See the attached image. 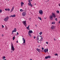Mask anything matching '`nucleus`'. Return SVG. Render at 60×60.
Returning a JSON list of instances; mask_svg holds the SVG:
<instances>
[{"label":"nucleus","instance_id":"obj_39","mask_svg":"<svg viewBox=\"0 0 60 60\" xmlns=\"http://www.w3.org/2000/svg\"><path fill=\"white\" fill-rule=\"evenodd\" d=\"M5 11H8V9H5Z\"/></svg>","mask_w":60,"mask_h":60},{"label":"nucleus","instance_id":"obj_41","mask_svg":"<svg viewBox=\"0 0 60 60\" xmlns=\"http://www.w3.org/2000/svg\"><path fill=\"white\" fill-rule=\"evenodd\" d=\"M42 50H43V49H44V48H43V47H42Z\"/></svg>","mask_w":60,"mask_h":60},{"label":"nucleus","instance_id":"obj_50","mask_svg":"<svg viewBox=\"0 0 60 60\" xmlns=\"http://www.w3.org/2000/svg\"><path fill=\"white\" fill-rule=\"evenodd\" d=\"M59 23H60V21H59Z\"/></svg>","mask_w":60,"mask_h":60},{"label":"nucleus","instance_id":"obj_61","mask_svg":"<svg viewBox=\"0 0 60 60\" xmlns=\"http://www.w3.org/2000/svg\"><path fill=\"white\" fill-rule=\"evenodd\" d=\"M46 2H47V1H46Z\"/></svg>","mask_w":60,"mask_h":60},{"label":"nucleus","instance_id":"obj_13","mask_svg":"<svg viewBox=\"0 0 60 60\" xmlns=\"http://www.w3.org/2000/svg\"><path fill=\"white\" fill-rule=\"evenodd\" d=\"M55 26H52L51 28L52 29H55Z\"/></svg>","mask_w":60,"mask_h":60},{"label":"nucleus","instance_id":"obj_44","mask_svg":"<svg viewBox=\"0 0 60 60\" xmlns=\"http://www.w3.org/2000/svg\"><path fill=\"white\" fill-rule=\"evenodd\" d=\"M36 38V37H35V36H34V39H35Z\"/></svg>","mask_w":60,"mask_h":60},{"label":"nucleus","instance_id":"obj_26","mask_svg":"<svg viewBox=\"0 0 60 60\" xmlns=\"http://www.w3.org/2000/svg\"><path fill=\"white\" fill-rule=\"evenodd\" d=\"M29 35L30 36V37H31V34H30L29 33H28Z\"/></svg>","mask_w":60,"mask_h":60},{"label":"nucleus","instance_id":"obj_48","mask_svg":"<svg viewBox=\"0 0 60 60\" xmlns=\"http://www.w3.org/2000/svg\"><path fill=\"white\" fill-rule=\"evenodd\" d=\"M49 1V0H48V1H47V2H48Z\"/></svg>","mask_w":60,"mask_h":60},{"label":"nucleus","instance_id":"obj_24","mask_svg":"<svg viewBox=\"0 0 60 60\" xmlns=\"http://www.w3.org/2000/svg\"><path fill=\"white\" fill-rule=\"evenodd\" d=\"M56 12L57 13H59V11L58 10H57V11H56Z\"/></svg>","mask_w":60,"mask_h":60},{"label":"nucleus","instance_id":"obj_23","mask_svg":"<svg viewBox=\"0 0 60 60\" xmlns=\"http://www.w3.org/2000/svg\"><path fill=\"white\" fill-rule=\"evenodd\" d=\"M42 32H41L39 33V34L40 35H41L42 34Z\"/></svg>","mask_w":60,"mask_h":60},{"label":"nucleus","instance_id":"obj_4","mask_svg":"<svg viewBox=\"0 0 60 60\" xmlns=\"http://www.w3.org/2000/svg\"><path fill=\"white\" fill-rule=\"evenodd\" d=\"M24 24L23 25L25 26H26V21H23Z\"/></svg>","mask_w":60,"mask_h":60},{"label":"nucleus","instance_id":"obj_42","mask_svg":"<svg viewBox=\"0 0 60 60\" xmlns=\"http://www.w3.org/2000/svg\"><path fill=\"white\" fill-rule=\"evenodd\" d=\"M14 32V30H13L12 32V33H13Z\"/></svg>","mask_w":60,"mask_h":60},{"label":"nucleus","instance_id":"obj_9","mask_svg":"<svg viewBox=\"0 0 60 60\" xmlns=\"http://www.w3.org/2000/svg\"><path fill=\"white\" fill-rule=\"evenodd\" d=\"M44 51L45 53H46V52H48V49H47L46 50V49H44Z\"/></svg>","mask_w":60,"mask_h":60},{"label":"nucleus","instance_id":"obj_16","mask_svg":"<svg viewBox=\"0 0 60 60\" xmlns=\"http://www.w3.org/2000/svg\"><path fill=\"white\" fill-rule=\"evenodd\" d=\"M14 32H16L17 31V29L15 28L14 29Z\"/></svg>","mask_w":60,"mask_h":60},{"label":"nucleus","instance_id":"obj_3","mask_svg":"<svg viewBox=\"0 0 60 60\" xmlns=\"http://www.w3.org/2000/svg\"><path fill=\"white\" fill-rule=\"evenodd\" d=\"M39 13L41 15H42L43 14V11L42 10H40L39 11Z\"/></svg>","mask_w":60,"mask_h":60},{"label":"nucleus","instance_id":"obj_43","mask_svg":"<svg viewBox=\"0 0 60 60\" xmlns=\"http://www.w3.org/2000/svg\"><path fill=\"white\" fill-rule=\"evenodd\" d=\"M31 18H29V20H31Z\"/></svg>","mask_w":60,"mask_h":60},{"label":"nucleus","instance_id":"obj_25","mask_svg":"<svg viewBox=\"0 0 60 60\" xmlns=\"http://www.w3.org/2000/svg\"><path fill=\"white\" fill-rule=\"evenodd\" d=\"M52 24H55V22H53L52 23Z\"/></svg>","mask_w":60,"mask_h":60},{"label":"nucleus","instance_id":"obj_6","mask_svg":"<svg viewBox=\"0 0 60 60\" xmlns=\"http://www.w3.org/2000/svg\"><path fill=\"white\" fill-rule=\"evenodd\" d=\"M49 18L51 20H53V17L52 16V15H51L49 16Z\"/></svg>","mask_w":60,"mask_h":60},{"label":"nucleus","instance_id":"obj_19","mask_svg":"<svg viewBox=\"0 0 60 60\" xmlns=\"http://www.w3.org/2000/svg\"><path fill=\"white\" fill-rule=\"evenodd\" d=\"M20 11L22 12V11H24V10H22L21 9H20Z\"/></svg>","mask_w":60,"mask_h":60},{"label":"nucleus","instance_id":"obj_5","mask_svg":"<svg viewBox=\"0 0 60 60\" xmlns=\"http://www.w3.org/2000/svg\"><path fill=\"white\" fill-rule=\"evenodd\" d=\"M22 15L23 16H25L26 15V13L25 12H23L22 13Z\"/></svg>","mask_w":60,"mask_h":60},{"label":"nucleus","instance_id":"obj_37","mask_svg":"<svg viewBox=\"0 0 60 60\" xmlns=\"http://www.w3.org/2000/svg\"><path fill=\"white\" fill-rule=\"evenodd\" d=\"M46 43L47 44H48V43H49L48 42H46Z\"/></svg>","mask_w":60,"mask_h":60},{"label":"nucleus","instance_id":"obj_1","mask_svg":"<svg viewBox=\"0 0 60 60\" xmlns=\"http://www.w3.org/2000/svg\"><path fill=\"white\" fill-rule=\"evenodd\" d=\"M11 50H13V51H14V50H15V49H14V47H13V45L12 43H11Z\"/></svg>","mask_w":60,"mask_h":60},{"label":"nucleus","instance_id":"obj_20","mask_svg":"<svg viewBox=\"0 0 60 60\" xmlns=\"http://www.w3.org/2000/svg\"><path fill=\"white\" fill-rule=\"evenodd\" d=\"M29 26H30L29 25L28 27H27V29H29Z\"/></svg>","mask_w":60,"mask_h":60},{"label":"nucleus","instance_id":"obj_32","mask_svg":"<svg viewBox=\"0 0 60 60\" xmlns=\"http://www.w3.org/2000/svg\"><path fill=\"white\" fill-rule=\"evenodd\" d=\"M2 10H1L0 9V13H1L2 12Z\"/></svg>","mask_w":60,"mask_h":60},{"label":"nucleus","instance_id":"obj_8","mask_svg":"<svg viewBox=\"0 0 60 60\" xmlns=\"http://www.w3.org/2000/svg\"><path fill=\"white\" fill-rule=\"evenodd\" d=\"M15 17H16V15H11L10 16H9V17H13H13L15 18Z\"/></svg>","mask_w":60,"mask_h":60},{"label":"nucleus","instance_id":"obj_21","mask_svg":"<svg viewBox=\"0 0 60 60\" xmlns=\"http://www.w3.org/2000/svg\"><path fill=\"white\" fill-rule=\"evenodd\" d=\"M47 57H48V58H50L51 57L50 56H48Z\"/></svg>","mask_w":60,"mask_h":60},{"label":"nucleus","instance_id":"obj_31","mask_svg":"<svg viewBox=\"0 0 60 60\" xmlns=\"http://www.w3.org/2000/svg\"><path fill=\"white\" fill-rule=\"evenodd\" d=\"M39 36L40 38H42V37L41 35Z\"/></svg>","mask_w":60,"mask_h":60},{"label":"nucleus","instance_id":"obj_53","mask_svg":"<svg viewBox=\"0 0 60 60\" xmlns=\"http://www.w3.org/2000/svg\"><path fill=\"white\" fill-rule=\"evenodd\" d=\"M30 60H32V59H30Z\"/></svg>","mask_w":60,"mask_h":60},{"label":"nucleus","instance_id":"obj_45","mask_svg":"<svg viewBox=\"0 0 60 60\" xmlns=\"http://www.w3.org/2000/svg\"><path fill=\"white\" fill-rule=\"evenodd\" d=\"M23 6V4H21V7H22Z\"/></svg>","mask_w":60,"mask_h":60},{"label":"nucleus","instance_id":"obj_11","mask_svg":"<svg viewBox=\"0 0 60 60\" xmlns=\"http://www.w3.org/2000/svg\"><path fill=\"white\" fill-rule=\"evenodd\" d=\"M28 4L29 5V6H30H30L31 7H33V5L31 4V3H28Z\"/></svg>","mask_w":60,"mask_h":60},{"label":"nucleus","instance_id":"obj_54","mask_svg":"<svg viewBox=\"0 0 60 60\" xmlns=\"http://www.w3.org/2000/svg\"><path fill=\"white\" fill-rule=\"evenodd\" d=\"M36 4L35 3L34 4V5H36Z\"/></svg>","mask_w":60,"mask_h":60},{"label":"nucleus","instance_id":"obj_36","mask_svg":"<svg viewBox=\"0 0 60 60\" xmlns=\"http://www.w3.org/2000/svg\"><path fill=\"white\" fill-rule=\"evenodd\" d=\"M55 56H57V53H56L55 54Z\"/></svg>","mask_w":60,"mask_h":60},{"label":"nucleus","instance_id":"obj_38","mask_svg":"<svg viewBox=\"0 0 60 60\" xmlns=\"http://www.w3.org/2000/svg\"><path fill=\"white\" fill-rule=\"evenodd\" d=\"M17 35H19V33H18V32H17Z\"/></svg>","mask_w":60,"mask_h":60},{"label":"nucleus","instance_id":"obj_57","mask_svg":"<svg viewBox=\"0 0 60 60\" xmlns=\"http://www.w3.org/2000/svg\"><path fill=\"white\" fill-rule=\"evenodd\" d=\"M40 46V45H39L38 46V47H39Z\"/></svg>","mask_w":60,"mask_h":60},{"label":"nucleus","instance_id":"obj_17","mask_svg":"<svg viewBox=\"0 0 60 60\" xmlns=\"http://www.w3.org/2000/svg\"><path fill=\"white\" fill-rule=\"evenodd\" d=\"M39 36L38 35L37 37V39L38 40H39Z\"/></svg>","mask_w":60,"mask_h":60},{"label":"nucleus","instance_id":"obj_27","mask_svg":"<svg viewBox=\"0 0 60 60\" xmlns=\"http://www.w3.org/2000/svg\"><path fill=\"white\" fill-rule=\"evenodd\" d=\"M3 59H5V56H4L3 57Z\"/></svg>","mask_w":60,"mask_h":60},{"label":"nucleus","instance_id":"obj_14","mask_svg":"<svg viewBox=\"0 0 60 60\" xmlns=\"http://www.w3.org/2000/svg\"><path fill=\"white\" fill-rule=\"evenodd\" d=\"M33 33V31H32V30H30L29 32V33H30V34H32V33Z\"/></svg>","mask_w":60,"mask_h":60},{"label":"nucleus","instance_id":"obj_52","mask_svg":"<svg viewBox=\"0 0 60 60\" xmlns=\"http://www.w3.org/2000/svg\"><path fill=\"white\" fill-rule=\"evenodd\" d=\"M11 53H12V51H11Z\"/></svg>","mask_w":60,"mask_h":60},{"label":"nucleus","instance_id":"obj_15","mask_svg":"<svg viewBox=\"0 0 60 60\" xmlns=\"http://www.w3.org/2000/svg\"><path fill=\"white\" fill-rule=\"evenodd\" d=\"M37 51H38L39 53L40 52V49L37 48Z\"/></svg>","mask_w":60,"mask_h":60},{"label":"nucleus","instance_id":"obj_49","mask_svg":"<svg viewBox=\"0 0 60 60\" xmlns=\"http://www.w3.org/2000/svg\"><path fill=\"white\" fill-rule=\"evenodd\" d=\"M16 42H17V43H18V41H16Z\"/></svg>","mask_w":60,"mask_h":60},{"label":"nucleus","instance_id":"obj_2","mask_svg":"<svg viewBox=\"0 0 60 60\" xmlns=\"http://www.w3.org/2000/svg\"><path fill=\"white\" fill-rule=\"evenodd\" d=\"M9 19V18L7 16L6 18L4 19V20L5 21H8V19Z\"/></svg>","mask_w":60,"mask_h":60},{"label":"nucleus","instance_id":"obj_22","mask_svg":"<svg viewBox=\"0 0 60 60\" xmlns=\"http://www.w3.org/2000/svg\"><path fill=\"white\" fill-rule=\"evenodd\" d=\"M38 18L40 20H41V17H39Z\"/></svg>","mask_w":60,"mask_h":60},{"label":"nucleus","instance_id":"obj_60","mask_svg":"<svg viewBox=\"0 0 60 60\" xmlns=\"http://www.w3.org/2000/svg\"><path fill=\"white\" fill-rule=\"evenodd\" d=\"M35 26H36V25Z\"/></svg>","mask_w":60,"mask_h":60},{"label":"nucleus","instance_id":"obj_29","mask_svg":"<svg viewBox=\"0 0 60 60\" xmlns=\"http://www.w3.org/2000/svg\"><path fill=\"white\" fill-rule=\"evenodd\" d=\"M21 4H24V3H23V2H21Z\"/></svg>","mask_w":60,"mask_h":60},{"label":"nucleus","instance_id":"obj_51","mask_svg":"<svg viewBox=\"0 0 60 60\" xmlns=\"http://www.w3.org/2000/svg\"><path fill=\"white\" fill-rule=\"evenodd\" d=\"M59 5L60 6V4H59Z\"/></svg>","mask_w":60,"mask_h":60},{"label":"nucleus","instance_id":"obj_35","mask_svg":"<svg viewBox=\"0 0 60 60\" xmlns=\"http://www.w3.org/2000/svg\"><path fill=\"white\" fill-rule=\"evenodd\" d=\"M55 20H56V21H57V18H56L55 19Z\"/></svg>","mask_w":60,"mask_h":60},{"label":"nucleus","instance_id":"obj_46","mask_svg":"<svg viewBox=\"0 0 60 60\" xmlns=\"http://www.w3.org/2000/svg\"><path fill=\"white\" fill-rule=\"evenodd\" d=\"M54 41H56V39H55V38H54Z\"/></svg>","mask_w":60,"mask_h":60},{"label":"nucleus","instance_id":"obj_58","mask_svg":"<svg viewBox=\"0 0 60 60\" xmlns=\"http://www.w3.org/2000/svg\"><path fill=\"white\" fill-rule=\"evenodd\" d=\"M38 43H39V42L38 41Z\"/></svg>","mask_w":60,"mask_h":60},{"label":"nucleus","instance_id":"obj_55","mask_svg":"<svg viewBox=\"0 0 60 60\" xmlns=\"http://www.w3.org/2000/svg\"><path fill=\"white\" fill-rule=\"evenodd\" d=\"M44 19H46V18H44Z\"/></svg>","mask_w":60,"mask_h":60},{"label":"nucleus","instance_id":"obj_7","mask_svg":"<svg viewBox=\"0 0 60 60\" xmlns=\"http://www.w3.org/2000/svg\"><path fill=\"white\" fill-rule=\"evenodd\" d=\"M52 16L53 18H56V15H55V14L54 13H52Z\"/></svg>","mask_w":60,"mask_h":60},{"label":"nucleus","instance_id":"obj_33","mask_svg":"<svg viewBox=\"0 0 60 60\" xmlns=\"http://www.w3.org/2000/svg\"><path fill=\"white\" fill-rule=\"evenodd\" d=\"M29 2L30 4L31 3V1H30V0H29Z\"/></svg>","mask_w":60,"mask_h":60},{"label":"nucleus","instance_id":"obj_18","mask_svg":"<svg viewBox=\"0 0 60 60\" xmlns=\"http://www.w3.org/2000/svg\"><path fill=\"white\" fill-rule=\"evenodd\" d=\"M39 39H40V41H42V40H43V38H39Z\"/></svg>","mask_w":60,"mask_h":60},{"label":"nucleus","instance_id":"obj_30","mask_svg":"<svg viewBox=\"0 0 60 60\" xmlns=\"http://www.w3.org/2000/svg\"><path fill=\"white\" fill-rule=\"evenodd\" d=\"M15 39V37H14L13 38V40H14Z\"/></svg>","mask_w":60,"mask_h":60},{"label":"nucleus","instance_id":"obj_10","mask_svg":"<svg viewBox=\"0 0 60 60\" xmlns=\"http://www.w3.org/2000/svg\"><path fill=\"white\" fill-rule=\"evenodd\" d=\"M22 41H23V43L24 44L25 43V42H26V40L24 39V38H22Z\"/></svg>","mask_w":60,"mask_h":60},{"label":"nucleus","instance_id":"obj_59","mask_svg":"<svg viewBox=\"0 0 60 60\" xmlns=\"http://www.w3.org/2000/svg\"><path fill=\"white\" fill-rule=\"evenodd\" d=\"M31 0V1H32V0Z\"/></svg>","mask_w":60,"mask_h":60},{"label":"nucleus","instance_id":"obj_34","mask_svg":"<svg viewBox=\"0 0 60 60\" xmlns=\"http://www.w3.org/2000/svg\"><path fill=\"white\" fill-rule=\"evenodd\" d=\"M10 9L9 8L8 9V11H10Z\"/></svg>","mask_w":60,"mask_h":60},{"label":"nucleus","instance_id":"obj_40","mask_svg":"<svg viewBox=\"0 0 60 60\" xmlns=\"http://www.w3.org/2000/svg\"><path fill=\"white\" fill-rule=\"evenodd\" d=\"M2 26L3 28H4V26L3 25H2Z\"/></svg>","mask_w":60,"mask_h":60},{"label":"nucleus","instance_id":"obj_47","mask_svg":"<svg viewBox=\"0 0 60 60\" xmlns=\"http://www.w3.org/2000/svg\"><path fill=\"white\" fill-rule=\"evenodd\" d=\"M2 37H3V36H4V35L3 34H2Z\"/></svg>","mask_w":60,"mask_h":60},{"label":"nucleus","instance_id":"obj_28","mask_svg":"<svg viewBox=\"0 0 60 60\" xmlns=\"http://www.w3.org/2000/svg\"><path fill=\"white\" fill-rule=\"evenodd\" d=\"M45 59H48V56H46L45 57Z\"/></svg>","mask_w":60,"mask_h":60},{"label":"nucleus","instance_id":"obj_56","mask_svg":"<svg viewBox=\"0 0 60 60\" xmlns=\"http://www.w3.org/2000/svg\"><path fill=\"white\" fill-rule=\"evenodd\" d=\"M13 33H12V34H13Z\"/></svg>","mask_w":60,"mask_h":60},{"label":"nucleus","instance_id":"obj_12","mask_svg":"<svg viewBox=\"0 0 60 60\" xmlns=\"http://www.w3.org/2000/svg\"><path fill=\"white\" fill-rule=\"evenodd\" d=\"M14 6H13L11 10V11H10L11 12L12 11H13V9H14Z\"/></svg>","mask_w":60,"mask_h":60}]
</instances>
